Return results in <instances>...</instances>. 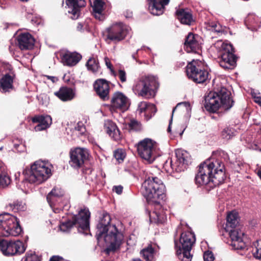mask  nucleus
<instances>
[{"label":"nucleus","instance_id":"nucleus-57","mask_svg":"<svg viewBox=\"0 0 261 261\" xmlns=\"http://www.w3.org/2000/svg\"><path fill=\"white\" fill-rule=\"evenodd\" d=\"M257 175L261 179V167L258 169L257 171Z\"/></svg>","mask_w":261,"mask_h":261},{"label":"nucleus","instance_id":"nucleus-10","mask_svg":"<svg viewBox=\"0 0 261 261\" xmlns=\"http://www.w3.org/2000/svg\"><path fill=\"white\" fill-rule=\"evenodd\" d=\"M195 242V237L191 232H183L180 235V245L176 250V254L181 261H191V250Z\"/></svg>","mask_w":261,"mask_h":261},{"label":"nucleus","instance_id":"nucleus-13","mask_svg":"<svg viewBox=\"0 0 261 261\" xmlns=\"http://www.w3.org/2000/svg\"><path fill=\"white\" fill-rule=\"evenodd\" d=\"M23 243L19 240L8 241L5 240L0 241V250L6 256H13L23 253L25 250Z\"/></svg>","mask_w":261,"mask_h":261},{"label":"nucleus","instance_id":"nucleus-50","mask_svg":"<svg viewBox=\"0 0 261 261\" xmlns=\"http://www.w3.org/2000/svg\"><path fill=\"white\" fill-rule=\"evenodd\" d=\"M251 94L253 97L254 102L261 106V97L257 96L254 92H252Z\"/></svg>","mask_w":261,"mask_h":261},{"label":"nucleus","instance_id":"nucleus-62","mask_svg":"<svg viewBox=\"0 0 261 261\" xmlns=\"http://www.w3.org/2000/svg\"><path fill=\"white\" fill-rule=\"evenodd\" d=\"M85 130V128L84 127H82L81 128V130L83 131V130Z\"/></svg>","mask_w":261,"mask_h":261},{"label":"nucleus","instance_id":"nucleus-27","mask_svg":"<svg viewBox=\"0 0 261 261\" xmlns=\"http://www.w3.org/2000/svg\"><path fill=\"white\" fill-rule=\"evenodd\" d=\"M55 94L63 101H70L75 97V91L72 88L63 87L55 92Z\"/></svg>","mask_w":261,"mask_h":261},{"label":"nucleus","instance_id":"nucleus-37","mask_svg":"<svg viewBox=\"0 0 261 261\" xmlns=\"http://www.w3.org/2000/svg\"><path fill=\"white\" fill-rule=\"evenodd\" d=\"M86 66L88 70L93 73L96 72L99 68L98 61L94 58H90L88 60Z\"/></svg>","mask_w":261,"mask_h":261},{"label":"nucleus","instance_id":"nucleus-35","mask_svg":"<svg viewBox=\"0 0 261 261\" xmlns=\"http://www.w3.org/2000/svg\"><path fill=\"white\" fill-rule=\"evenodd\" d=\"M126 128L129 132H138L141 129L142 126L140 122L133 119L126 124Z\"/></svg>","mask_w":261,"mask_h":261},{"label":"nucleus","instance_id":"nucleus-28","mask_svg":"<svg viewBox=\"0 0 261 261\" xmlns=\"http://www.w3.org/2000/svg\"><path fill=\"white\" fill-rule=\"evenodd\" d=\"M105 128L107 133L114 140L117 141L121 139L120 130L116 125L111 120H107L105 122Z\"/></svg>","mask_w":261,"mask_h":261},{"label":"nucleus","instance_id":"nucleus-19","mask_svg":"<svg viewBox=\"0 0 261 261\" xmlns=\"http://www.w3.org/2000/svg\"><path fill=\"white\" fill-rule=\"evenodd\" d=\"M129 106L128 98L122 93L117 92L113 94L111 99V106L113 109L124 111L127 110Z\"/></svg>","mask_w":261,"mask_h":261},{"label":"nucleus","instance_id":"nucleus-22","mask_svg":"<svg viewBox=\"0 0 261 261\" xmlns=\"http://www.w3.org/2000/svg\"><path fill=\"white\" fill-rule=\"evenodd\" d=\"M96 93L104 100L109 98V85L108 82L103 79L97 80L94 84Z\"/></svg>","mask_w":261,"mask_h":261},{"label":"nucleus","instance_id":"nucleus-42","mask_svg":"<svg viewBox=\"0 0 261 261\" xmlns=\"http://www.w3.org/2000/svg\"><path fill=\"white\" fill-rule=\"evenodd\" d=\"M114 156L115 159L119 162H122L125 157V152L122 149H118L114 152Z\"/></svg>","mask_w":261,"mask_h":261},{"label":"nucleus","instance_id":"nucleus-55","mask_svg":"<svg viewBox=\"0 0 261 261\" xmlns=\"http://www.w3.org/2000/svg\"><path fill=\"white\" fill-rule=\"evenodd\" d=\"M172 120V117L171 118V119L170 120L169 125V126H168V129H167L168 132L169 133L171 132V124Z\"/></svg>","mask_w":261,"mask_h":261},{"label":"nucleus","instance_id":"nucleus-8","mask_svg":"<svg viewBox=\"0 0 261 261\" xmlns=\"http://www.w3.org/2000/svg\"><path fill=\"white\" fill-rule=\"evenodd\" d=\"M22 232L17 218L9 214L0 216V237L17 236Z\"/></svg>","mask_w":261,"mask_h":261},{"label":"nucleus","instance_id":"nucleus-14","mask_svg":"<svg viewBox=\"0 0 261 261\" xmlns=\"http://www.w3.org/2000/svg\"><path fill=\"white\" fill-rule=\"evenodd\" d=\"M176 161L173 162L170 160V164L172 169L177 172L184 171L191 162V156L187 151L177 149L175 150Z\"/></svg>","mask_w":261,"mask_h":261},{"label":"nucleus","instance_id":"nucleus-53","mask_svg":"<svg viewBox=\"0 0 261 261\" xmlns=\"http://www.w3.org/2000/svg\"><path fill=\"white\" fill-rule=\"evenodd\" d=\"M253 149L261 151V142L254 144L252 146Z\"/></svg>","mask_w":261,"mask_h":261},{"label":"nucleus","instance_id":"nucleus-58","mask_svg":"<svg viewBox=\"0 0 261 261\" xmlns=\"http://www.w3.org/2000/svg\"><path fill=\"white\" fill-rule=\"evenodd\" d=\"M183 133H184V130H182V131H181V132H179V133L176 132L175 134V135H176L178 134L180 136H181L182 135Z\"/></svg>","mask_w":261,"mask_h":261},{"label":"nucleus","instance_id":"nucleus-21","mask_svg":"<svg viewBox=\"0 0 261 261\" xmlns=\"http://www.w3.org/2000/svg\"><path fill=\"white\" fill-rule=\"evenodd\" d=\"M66 3L68 8V12L72 15L71 18L73 19L79 17L80 8L86 5L85 0H66Z\"/></svg>","mask_w":261,"mask_h":261},{"label":"nucleus","instance_id":"nucleus-5","mask_svg":"<svg viewBox=\"0 0 261 261\" xmlns=\"http://www.w3.org/2000/svg\"><path fill=\"white\" fill-rule=\"evenodd\" d=\"M159 86L157 79L153 75L142 76L138 79L133 86L134 92L139 96L149 98L154 96Z\"/></svg>","mask_w":261,"mask_h":261},{"label":"nucleus","instance_id":"nucleus-48","mask_svg":"<svg viewBox=\"0 0 261 261\" xmlns=\"http://www.w3.org/2000/svg\"><path fill=\"white\" fill-rule=\"evenodd\" d=\"M117 75L121 82L124 83L126 81V74L124 70H119Z\"/></svg>","mask_w":261,"mask_h":261},{"label":"nucleus","instance_id":"nucleus-30","mask_svg":"<svg viewBox=\"0 0 261 261\" xmlns=\"http://www.w3.org/2000/svg\"><path fill=\"white\" fill-rule=\"evenodd\" d=\"M240 227H241L239 225L238 213L234 211L229 213L227 216L225 230Z\"/></svg>","mask_w":261,"mask_h":261},{"label":"nucleus","instance_id":"nucleus-26","mask_svg":"<svg viewBox=\"0 0 261 261\" xmlns=\"http://www.w3.org/2000/svg\"><path fill=\"white\" fill-rule=\"evenodd\" d=\"M82 59V56L77 53L66 52L62 57L64 65L68 66L75 65Z\"/></svg>","mask_w":261,"mask_h":261},{"label":"nucleus","instance_id":"nucleus-36","mask_svg":"<svg viewBox=\"0 0 261 261\" xmlns=\"http://www.w3.org/2000/svg\"><path fill=\"white\" fill-rule=\"evenodd\" d=\"M206 28L212 32L220 33L224 31V28L217 22H209L206 24Z\"/></svg>","mask_w":261,"mask_h":261},{"label":"nucleus","instance_id":"nucleus-3","mask_svg":"<svg viewBox=\"0 0 261 261\" xmlns=\"http://www.w3.org/2000/svg\"><path fill=\"white\" fill-rule=\"evenodd\" d=\"M233 104L230 93L225 88H222L219 93L210 92L205 96L204 107L210 112H216L219 108L228 110Z\"/></svg>","mask_w":261,"mask_h":261},{"label":"nucleus","instance_id":"nucleus-61","mask_svg":"<svg viewBox=\"0 0 261 261\" xmlns=\"http://www.w3.org/2000/svg\"><path fill=\"white\" fill-rule=\"evenodd\" d=\"M48 79H50L51 80H52L53 81V79L55 78L53 76H48Z\"/></svg>","mask_w":261,"mask_h":261},{"label":"nucleus","instance_id":"nucleus-51","mask_svg":"<svg viewBox=\"0 0 261 261\" xmlns=\"http://www.w3.org/2000/svg\"><path fill=\"white\" fill-rule=\"evenodd\" d=\"M123 187L121 186H114L113 191L118 194H121L122 192Z\"/></svg>","mask_w":261,"mask_h":261},{"label":"nucleus","instance_id":"nucleus-1","mask_svg":"<svg viewBox=\"0 0 261 261\" xmlns=\"http://www.w3.org/2000/svg\"><path fill=\"white\" fill-rule=\"evenodd\" d=\"M224 165L218 159H210L201 163L195 176L199 185H209L212 188L223 183L226 178Z\"/></svg>","mask_w":261,"mask_h":261},{"label":"nucleus","instance_id":"nucleus-15","mask_svg":"<svg viewBox=\"0 0 261 261\" xmlns=\"http://www.w3.org/2000/svg\"><path fill=\"white\" fill-rule=\"evenodd\" d=\"M225 231L229 238L227 243L233 249L243 250L246 248V246L244 241V232L241 230V227Z\"/></svg>","mask_w":261,"mask_h":261},{"label":"nucleus","instance_id":"nucleus-63","mask_svg":"<svg viewBox=\"0 0 261 261\" xmlns=\"http://www.w3.org/2000/svg\"><path fill=\"white\" fill-rule=\"evenodd\" d=\"M21 1H22V2H27L28 0H20Z\"/></svg>","mask_w":261,"mask_h":261},{"label":"nucleus","instance_id":"nucleus-31","mask_svg":"<svg viewBox=\"0 0 261 261\" xmlns=\"http://www.w3.org/2000/svg\"><path fill=\"white\" fill-rule=\"evenodd\" d=\"M12 89L13 77L9 74H6L0 80V91L6 93Z\"/></svg>","mask_w":261,"mask_h":261},{"label":"nucleus","instance_id":"nucleus-4","mask_svg":"<svg viewBox=\"0 0 261 261\" xmlns=\"http://www.w3.org/2000/svg\"><path fill=\"white\" fill-rule=\"evenodd\" d=\"M142 192L149 202L160 204L165 198V186L156 177H148L143 183Z\"/></svg>","mask_w":261,"mask_h":261},{"label":"nucleus","instance_id":"nucleus-41","mask_svg":"<svg viewBox=\"0 0 261 261\" xmlns=\"http://www.w3.org/2000/svg\"><path fill=\"white\" fill-rule=\"evenodd\" d=\"M234 135L233 129L228 127L224 128L221 134L222 138L225 140L230 139Z\"/></svg>","mask_w":261,"mask_h":261},{"label":"nucleus","instance_id":"nucleus-45","mask_svg":"<svg viewBox=\"0 0 261 261\" xmlns=\"http://www.w3.org/2000/svg\"><path fill=\"white\" fill-rule=\"evenodd\" d=\"M150 217H153L154 221L157 223H163L164 221V216L159 214L156 212H153Z\"/></svg>","mask_w":261,"mask_h":261},{"label":"nucleus","instance_id":"nucleus-32","mask_svg":"<svg viewBox=\"0 0 261 261\" xmlns=\"http://www.w3.org/2000/svg\"><path fill=\"white\" fill-rule=\"evenodd\" d=\"M105 3L102 0H94L93 2V10L95 18L102 20L105 16L102 13Z\"/></svg>","mask_w":261,"mask_h":261},{"label":"nucleus","instance_id":"nucleus-49","mask_svg":"<svg viewBox=\"0 0 261 261\" xmlns=\"http://www.w3.org/2000/svg\"><path fill=\"white\" fill-rule=\"evenodd\" d=\"M182 107H183L184 108H185L186 109H187L188 107H190V104L188 102H185L178 103L177 105V106L173 109V110L172 111V114L174 113V112H175V111L176 110H177Z\"/></svg>","mask_w":261,"mask_h":261},{"label":"nucleus","instance_id":"nucleus-60","mask_svg":"<svg viewBox=\"0 0 261 261\" xmlns=\"http://www.w3.org/2000/svg\"><path fill=\"white\" fill-rule=\"evenodd\" d=\"M133 261H142L140 259H135Z\"/></svg>","mask_w":261,"mask_h":261},{"label":"nucleus","instance_id":"nucleus-17","mask_svg":"<svg viewBox=\"0 0 261 261\" xmlns=\"http://www.w3.org/2000/svg\"><path fill=\"white\" fill-rule=\"evenodd\" d=\"M64 192L60 187H55L46 196L47 201L53 211L58 213L62 208V204H60Z\"/></svg>","mask_w":261,"mask_h":261},{"label":"nucleus","instance_id":"nucleus-34","mask_svg":"<svg viewBox=\"0 0 261 261\" xmlns=\"http://www.w3.org/2000/svg\"><path fill=\"white\" fill-rule=\"evenodd\" d=\"M146 261H152L154 258V250L151 245L143 249L140 252Z\"/></svg>","mask_w":261,"mask_h":261},{"label":"nucleus","instance_id":"nucleus-39","mask_svg":"<svg viewBox=\"0 0 261 261\" xmlns=\"http://www.w3.org/2000/svg\"><path fill=\"white\" fill-rule=\"evenodd\" d=\"M9 206L14 212L24 211L26 208L25 204L20 201L14 202Z\"/></svg>","mask_w":261,"mask_h":261},{"label":"nucleus","instance_id":"nucleus-23","mask_svg":"<svg viewBox=\"0 0 261 261\" xmlns=\"http://www.w3.org/2000/svg\"><path fill=\"white\" fill-rule=\"evenodd\" d=\"M34 123H38L34 129L36 132L45 130L48 128L52 123V119L49 115L36 116L32 118Z\"/></svg>","mask_w":261,"mask_h":261},{"label":"nucleus","instance_id":"nucleus-9","mask_svg":"<svg viewBox=\"0 0 261 261\" xmlns=\"http://www.w3.org/2000/svg\"><path fill=\"white\" fill-rule=\"evenodd\" d=\"M137 150L140 157L149 163H152L161 155L156 143L148 138L144 139L139 142Z\"/></svg>","mask_w":261,"mask_h":261},{"label":"nucleus","instance_id":"nucleus-47","mask_svg":"<svg viewBox=\"0 0 261 261\" xmlns=\"http://www.w3.org/2000/svg\"><path fill=\"white\" fill-rule=\"evenodd\" d=\"M203 259L204 261H213L214 256L213 253L210 251H206L203 254Z\"/></svg>","mask_w":261,"mask_h":261},{"label":"nucleus","instance_id":"nucleus-44","mask_svg":"<svg viewBox=\"0 0 261 261\" xmlns=\"http://www.w3.org/2000/svg\"><path fill=\"white\" fill-rule=\"evenodd\" d=\"M10 183V177L6 174H0V186H6Z\"/></svg>","mask_w":261,"mask_h":261},{"label":"nucleus","instance_id":"nucleus-6","mask_svg":"<svg viewBox=\"0 0 261 261\" xmlns=\"http://www.w3.org/2000/svg\"><path fill=\"white\" fill-rule=\"evenodd\" d=\"M24 178L30 183L40 184L51 175V169L47 163L42 161L35 162L31 169L24 172Z\"/></svg>","mask_w":261,"mask_h":261},{"label":"nucleus","instance_id":"nucleus-29","mask_svg":"<svg viewBox=\"0 0 261 261\" xmlns=\"http://www.w3.org/2000/svg\"><path fill=\"white\" fill-rule=\"evenodd\" d=\"M176 14L178 19L182 24L190 25L193 21L192 14L188 9H180L176 11Z\"/></svg>","mask_w":261,"mask_h":261},{"label":"nucleus","instance_id":"nucleus-46","mask_svg":"<svg viewBox=\"0 0 261 261\" xmlns=\"http://www.w3.org/2000/svg\"><path fill=\"white\" fill-rule=\"evenodd\" d=\"M156 111V109L155 105L151 103H149L148 109H147V115L148 119H150L152 115H153Z\"/></svg>","mask_w":261,"mask_h":261},{"label":"nucleus","instance_id":"nucleus-52","mask_svg":"<svg viewBox=\"0 0 261 261\" xmlns=\"http://www.w3.org/2000/svg\"><path fill=\"white\" fill-rule=\"evenodd\" d=\"M105 63H106L107 67L109 69H110L112 72H113L114 71H113V67H112V65L111 63V62H110L109 59L108 57H105Z\"/></svg>","mask_w":261,"mask_h":261},{"label":"nucleus","instance_id":"nucleus-18","mask_svg":"<svg viewBox=\"0 0 261 261\" xmlns=\"http://www.w3.org/2000/svg\"><path fill=\"white\" fill-rule=\"evenodd\" d=\"M88 150L84 148H76L70 153V160L69 164L74 168L82 167L84 162L88 157Z\"/></svg>","mask_w":261,"mask_h":261},{"label":"nucleus","instance_id":"nucleus-7","mask_svg":"<svg viewBox=\"0 0 261 261\" xmlns=\"http://www.w3.org/2000/svg\"><path fill=\"white\" fill-rule=\"evenodd\" d=\"M90 213L88 209L81 210L79 214L72 217V221L62 222L60 225V229L63 232L69 230L75 225L80 233L87 234L89 230V218Z\"/></svg>","mask_w":261,"mask_h":261},{"label":"nucleus","instance_id":"nucleus-33","mask_svg":"<svg viewBox=\"0 0 261 261\" xmlns=\"http://www.w3.org/2000/svg\"><path fill=\"white\" fill-rule=\"evenodd\" d=\"M245 23L249 29L256 31L260 26V20L255 15L249 14L245 19Z\"/></svg>","mask_w":261,"mask_h":261},{"label":"nucleus","instance_id":"nucleus-59","mask_svg":"<svg viewBox=\"0 0 261 261\" xmlns=\"http://www.w3.org/2000/svg\"><path fill=\"white\" fill-rule=\"evenodd\" d=\"M132 15V13L130 12L129 14H128V15H126V17L129 18L131 17Z\"/></svg>","mask_w":261,"mask_h":261},{"label":"nucleus","instance_id":"nucleus-16","mask_svg":"<svg viewBox=\"0 0 261 261\" xmlns=\"http://www.w3.org/2000/svg\"><path fill=\"white\" fill-rule=\"evenodd\" d=\"M106 40L120 41L123 40L127 33L126 27L121 23H117L112 25L106 30Z\"/></svg>","mask_w":261,"mask_h":261},{"label":"nucleus","instance_id":"nucleus-25","mask_svg":"<svg viewBox=\"0 0 261 261\" xmlns=\"http://www.w3.org/2000/svg\"><path fill=\"white\" fill-rule=\"evenodd\" d=\"M17 42L21 50L30 49L34 46V39L29 33H23L18 36Z\"/></svg>","mask_w":261,"mask_h":261},{"label":"nucleus","instance_id":"nucleus-56","mask_svg":"<svg viewBox=\"0 0 261 261\" xmlns=\"http://www.w3.org/2000/svg\"><path fill=\"white\" fill-rule=\"evenodd\" d=\"M78 30H82L83 29V25L81 23H79L77 27Z\"/></svg>","mask_w":261,"mask_h":261},{"label":"nucleus","instance_id":"nucleus-24","mask_svg":"<svg viewBox=\"0 0 261 261\" xmlns=\"http://www.w3.org/2000/svg\"><path fill=\"white\" fill-rule=\"evenodd\" d=\"M149 1V10L154 15L163 14L165 6L168 4L169 0H148Z\"/></svg>","mask_w":261,"mask_h":261},{"label":"nucleus","instance_id":"nucleus-12","mask_svg":"<svg viewBox=\"0 0 261 261\" xmlns=\"http://www.w3.org/2000/svg\"><path fill=\"white\" fill-rule=\"evenodd\" d=\"M232 45L229 43H222L221 50L220 65L226 69H232L236 65L237 58L234 55Z\"/></svg>","mask_w":261,"mask_h":261},{"label":"nucleus","instance_id":"nucleus-40","mask_svg":"<svg viewBox=\"0 0 261 261\" xmlns=\"http://www.w3.org/2000/svg\"><path fill=\"white\" fill-rule=\"evenodd\" d=\"M21 261H40L39 257L33 251L28 252Z\"/></svg>","mask_w":261,"mask_h":261},{"label":"nucleus","instance_id":"nucleus-43","mask_svg":"<svg viewBox=\"0 0 261 261\" xmlns=\"http://www.w3.org/2000/svg\"><path fill=\"white\" fill-rule=\"evenodd\" d=\"M149 103H147L145 101L141 102L139 105L137 109V111L139 112V113H142L143 112L145 113V115H147V109L148 107Z\"/></svg>","mask_w":261,"mask_h":261},{"label":"nucleus","instance_id":"nucleus-2","mask_svg":"<svg viewBox=\"0 0 261 261\" xmlns=\"http://www.w3.org/2000/svg\"><path fill=\"white\" fill-rule=\"evenodd\" d=\"M111 217L107 213H103L97 225V239L99 241L104 236V240L108 245L105 250L107 254L119 249L123 240V234L119 231L114 225H111Z\"/></svg>","mask_w":261,"mask_h":261},{"label":"nucleus","instance_id":"nucleus-20","mask_svg":"<svg viewBox=\"0 0 261 261\" xmlns=\"http://www.w3.org/2000/svg\"><path fill=\"white\" fill-rule=\"evenodd\" d=\"M200 38L198 35H195L193 33H189L186 37L185 42V48L187 52L196 53L201 48V44L199 43Z\"/></svg>","mask_w":261,"mask_h":261},{"label":"nucleus","instance_id":"nucleus-11","mask_svg":"<svg viewBox=\"0 0 261 261\" xmlns=\"http://www.w3.org/2000/svg\"><path fill=\"white\" fill-rule=\"evenodd\" d=\"M186 73L189 79L196 83H203L208 78V72L204 68V63L199 60H193L186 66Z\"/></svg>","mask_w":261,"mask_h":261},{"label":"nucleus","instance_id":"nucleus-38","mask_svg":"<svg viewBox=\"0 0 261 261\" xmlns=\"http://www.w3.org/2000/svg\"><path fill=\"white\" fill-rule=\"evenodd\" d=\"M252 251L254 257L261 259V240L257 241L253 244Z\"/></svg>","mask_w":261,"mask_h":261},{"label":"nucleus","instance_id":"nucleus-64","mask_svg":"<svg viewBox=\"0 0 261 261\" xmlns=\"http://www.w3.org/2000/svg\"><path fill=\"white\" fill-rule=\"evenodd\" d=\"M133 58L135 59V56H134V55H133Z\"/></svg>","mask_w":261,"mask_h":261},{"label":"nucleus","instance_id":"nucleus-54","mask_svg":"<svg viewBox=\"0 0 261 261\" xmlns=\"http://www.w3.org/2000/svg\"><path fill=\"white\" fill-rule=\"evenodd\" d=\"M49 261H63V258L59 256H53L50 258Z\"/></svg>","mask_w":261,"mask_h":261}]
</instances>
